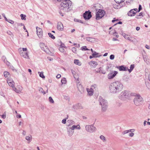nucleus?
<instances>
[{"label": "nucleus", "mask_w": 150, "mask_h": 150, "mask_svg": "<svg viewBox=\"0 0 150 150\" xmlns=\"http://www.w3.org/2000/svg\"><path fill=\"white\" fill-rule=\"evenodd\" d=\"M39 91L41 93H43L44 95L46 94V93L43 90V88L41 87H39Z\"/></svg>", "instance_id": "obj_36"}, {"label": "nucleus", "mask_w": 150, "mask_h": 150, "mask_svg": "<svg viewBox=\"0 0 150 150\" xmlns=\"http://www.w3.org/2000/svg\"><path fill=\"white\" fill-rule=\"evenodd\" d=\"M117 73L118 72L117 71H112L108 74V78L109 79H112L116 76Z\"/></svg>", "instance_id": "obj_12"}, {"label": "nucleus", "mask_w": 150, "mask_h": 150, "mask_svg": "<svg viewBox=\"0 0 150 150\" xmlns=\"http://www.w3.org/2000/svg\"><path fill=\"white\" fill-rule=\"evenodd\" d=\"M129 95L127 91H124L120 93L119 96V98L122 100H124L128 98Z\"/></svg>", "instance_id": "obj_7"}, {"label": "nucleus", "mask_w": 150, "mask_h": 150, "mask_svg": "<svg viewBox=\"0 0 150 150\" xmlns=\"http://www.w3.org/2000/svg\"><path fill=\"white\" fill-rule=\"evenodd\" d=\"M61 83L62 84H65L66 83V79L65 78H63L61 81Z\"/></svg>", "instance_id": "obj_43"}, {"label": "nucleus", "mask_w": 150, "mask_h": 150, "mask_svg": "<svg viewBox=\"0 0 150 150\" xmlns=\"http://www.w3.org/2000/svg\"><path fill=\"white\" fill-rule=\"evenodd\" d=\"M48 35H49V36L51 37L52 39H55V37L51 33H48Z\"/></svg>", "instance_id": "obj_42"}, {"label": "nucleus", "mask_w": 150, "mask_h": 150, "mask_svg": "<svg viewBox=\"0 0 150 150\" xmlns=\"http://www.w3.org/2000/svg\"><path fill=\"white\" fill-rule=\"evenodd\" d=\"M129 136L130 137H132L134 135V134L133 132H131L129 134Z\"/></svg>", "instance_id": "obj_53"}, {"label": "nucleus", "mask_w": 150, "mask_h": 150, "mask_svg": "<svg viewBox=\"0 0 150 150\" xmlns=\"http://www.w3.org/2000/svg\"><path fill=\"white\" fill-rule=\"evenodd\" d=\"M71 4V2L70 0H64L63 2L60 4V8L64 12L68 11V9Z\"/></svg>", "instance_id": "obj_2"}, {"label": "nucleus", "mask_w": 150, "mask_h": 150, "mask_svg": "<svg viewBox=\"0 0 150 150\" xmlns=\"http://www.w3.org/2000/svg\"><path fill=\"white\" fill-rule=\"evenodd\" d=\"M57 28L58 30L62 31L63 30L64 26L62 23L59 22L57 23Z\"/></svg>", "instance_id": "obj_16"}, {"label": "nucleus", "mask_w": 150, "mask_h": 150, "mask_svg": "<svg viewBox=\"0 0 150 150\" xmlns=\"http://www.w3.org/2000/svg\"><path fill=\"white\" fill-rule=\"evenodd\" d=\"M143 98L140 96H137L136 97L134 100L135 104L137 106L140 105L143 103Z\"/></svg>", "instance_id": "obj_5"}, {"label": "nucleus", "mask_w": 150, "mask_h": 150, "mask_svg": "<svg viewBox=\"0 0 150 150\" xmlns=\"http://www.w3.org/2000/svg\"><path fill=\"white\" fill-rule=\"evenodd\" d=\"M143 16L144 15H143V13L142 12H140L139 13V15H137L136 16V18L137 19H140L141 18V17L140 16Z\"/></svg>", "instance_id": "obj_34"}, {"label": "nucleus", "mask_w": 150, "mask_h": 150, "mask_svg": "<svg viewBox=\"0 0 150 150\" xmlns=\"http://www.w3.org/2000/svg\"><path fill=\"white\" fill-rule=\"evenodd\" d=\"M49 100L50 102L51 103H54V101L51 97L50 96L49 98Z\"/></svg>", "instance_id": "obj_41"}, {"label": "nucleus", "mask_w": 150, "mask_h": 150, "mask_svg": "<svg viewBox=\"0 0 150 150\" xmlns=\"http://www.w3.org/2000/svg\"><path fill=\"white\" fill-rule=\"evenodd\" d=\"M98 100L100 105L101 106L102 111L103 112H105L108 107V104L107 101L103 99L101 97H99Z\"/></svg>", "instance_id": "obj_3"}, {"label": "nucleus", "mask_w": 150, "mask_h": 150, "mask_svg": "<svg viewBox=\"0 0 150 150\" xmlns=\"http://www.w3.org/2000/svg\"><path fill=\"white\" fill-rule=\"evenodd\" d=\"M1 117L4 119H5L6 117V112H4L2 115H1Z\"/></svg>", "instance_id": "obj_47"}, {"label": "nucleus", "mask_w": 150, "mask_h": 150, "mask_svg": "<svg viewBox=\"0 0 150 150\" xmlns=\"http://www.w3.org/2000/svg\"><path fill=\"white\" fill-rule=\"evenodd\" d=\"M20 16L21 17V19L22 20H26V16L23 14H21L20 15Z\"/></svg>", "instance_id": "obj_39"}, {"label": "nucleus", "mask_w": 150, "mask_h": 150, "mask_svg": "<svg viewBox=\"0 0 150 150\" xmlns=\"http://www.w3.org/2000/svg\"><path fill=\"white\" fill-rule=\"evenodd\" d=\"M142 9V7L141 5H139L138 9V12H139Z\"/></svg>", "instance_id": "obj_59"}, {"label": "nucleus", "mask_w": 150, "mask_h": 150, "mask_svg": "<svg viewBox=\"0 0 150 150\" xmlns=\"http://www.w3.org/2000/svg\"><path fill=\"white\" fill-rule=\"evenodd\" d=\"M63 47H60L59 48V50L62 52H64V49Z\"/></svg>", "instance_id": "obj_45"}, {"label": "nucleus", "mask_w": 150, "mask_h": 150, "mask_svg": "<svg viewBox=\"0 0 150 150\" xmlns=\"http://www.w3.org/2000/svg\"><path fill=\"white\" fill-rule=\"evenodd\" d=\"M14 82V81L12 79H10V78L8 79L7 80V83L10 82Z\"/></svg>", "instance_id": "obj_50"}, {"label": "nucleus", "mask_w": 150, "mask_h": 150, "mask_svg": "<svg viewBox=\"0 0 150 150\" xmlns=\"http://www.w3.org/2000/svg\"><path fill=\"white\" fill-rule=\"evenodd\" d=\"M123 85L120 81H116L111 83L109 87L110 92L113 94L119 93L123 89Z\"/></svg>", "instance_id": "obj_1"}, {"label": "nucleus", "mask_w": 150, "mask_h": 150, "mask_svg": "<svg viewBox=\"0 0 150 150\" xmlns=\"http://www.w3.org/2000/svg\"><path fill=\"white\" fill-rule=\"evenodd\" d=\"M98 54L99 53L94 51L92 55L93 56V57H99L100 56V55L98 56Z\"/></svg>", "instance_id": "obj_30"}, {"label": "nucleus", "mask_w": 150, "mask_h": 150, "mask_svg": "<svg viewBox=\"0 0 150 150\" xmlns=\"http://www.w3.org/2000/svg\"><path fill=\"white\" fill-rule=\"evenodd\" d=\"M19 54L20 55L23 57L27 59H29L28 52L27 48H21L18 49Z\"/></svg>", "instance_id": "obj_4"}, {"label": "nucleus", "mask_w": 150, "mask_h": 150, "mask_svg": "<svg viewBox=\"0 0 150 150\" xmlns=\"http://www.w3.org/2000/svg\"><path fill=\"white\" fill-rule=\"evenodd\" d=\"M67 133L69 137L71 136L74 134V131L71 129V127H68L67 128Z\"/></svg>", "instance_id": "obj_13"}, {"label": "nucleus", "mask_w": 150, "mask_h": 150, "mask_svg": "<svg viewBox=\"0 0 150 150\" xmlns=\"http://www.w3.org/2000/svg\"><path fill=\"white\" fill-rule=\"evenodd\" d=\"M76 108L79 109H82L83 108V107L80 104H76L75 106Z\"/></svg>", "instance_id": "obj_29"}, {"label": "nucleus", "mask_w": 150, "mask_h": 150, "mask_svg": "<svg viewBox=\"0 0 150 150\" xmlns=\"http://www.w3.org/2000/svg\"><path fill=\"white\" fill-rule=\"evenodd\" d=\"M9 86L15 89V86L14 85L15 84L14 82H10L7 83Z\"/></svg>", "instance_id": "obj_26"}, {"label": "nucleus", "mask_w": 150, "mask_h": 150, "mask_svg": "<svg viewBox=\"0 0 150 150\" xmlns=\"http://www.w3.org/2000/svg\"><path fill=\"white\" fill-rule=\"evenodd\" d=\"M117 33H115L113 34L114 35V36H115L117 38H118L119 37V36L118 35H116V34Z\"/></svg>", "instance_id": "obj_63"}, {"label": "nucleus", "mask_w": 150, "mask_h": 150, "mask_svg": "<svg viewBox=\"0 0 150 150\" xmlns=\"http://www.w3.org/2000/svg\"><path fill=\"white\" fill-rule=\"evenodd\" d=\"M81 49L82 51H86L89 50L86 47V46H84L82 47L81 48Z\"/></svg>", "instance_id": "obj_40"}, {"label": "nucleus", "mask_w": 150, "mask_h": 150, "mask_svg": "<svg viewBox=\"0 0 150 150\" xmlns=\"http://www.w3.org/2000/svg\"><path fill=\"white\" fill-rule=\"evenodd\" d=\"M7 33L9 35L11 36H12L13 35L12 33L9 30L8 31H7Z\"/></svg>", "instance_id": "obj_52"}, {"label": "nucleus", "mask_w": 150, "mask_h": 150, "mask_svg": "<svg viewBox=\"0 0 150 150\" xmlns=\"http://www.w3.org/2000/svg\"><path fill=\"white\" fill-rule=\"evenodd\" d=\"M129 130H125V131H123L122 132V134L123 135H124L125 134H126L127 133H128V132H129Z\"/></svg>", "instance_id": "obj_48"}, {"label": "nucleus", "mask_w": 150, "mask_h": 150, "mask_svg": "<svg viewBox=\"0 0 150 150\" xmlns=\"http://www.w3.org/2000/svg\"><path fill=\"white\" fill-rule=\"evenodd\" d=\"M4 76L6 78H7V77H8V76H9L10 74L8 72L4 71Z\"/></svg>", "instance_id": "obj_35"}, {"label": "nucleus", "mask_w": 150, "mask_h": 150, "mask_svg": "<svg viewBox=\"0 0 150 150\" xmlns=\"http://www.w3.org/2000/svg\"><path fill=\"white\" fill-rule=\"evenodd\" d=\"M89 64L91 66H92L93 67L95 68L98 65V63L97 62L94 61H90Z\"/></svg>", "instance_id": "obj_17"}, {"label": "nucleus", "mask_w": 150, "mask_h": 150, "mask_svg": "<svg viewBox=\"0 0 150 150\" xmlns=\"http://www.w3.org/2000/svg\"><path fill=\"white\" fill-rule=\"evenodd\" d=\"M125 0H115L117 3L123 4Z\"/></svg>", "instance_id": "obj_38"}, {"label": "nucleus", "mask_w": 150, "mask_h": 150, "mask_svg": "<svg viewBox=\"0 0 150 150\" xmlns=\"http://www.w3.org/2000/svg\"><path fill=\"white\" fill-rule=\"evenodd\" d=\"M40 45L41 49L47 53L50 54L51 53L48 47L44 43H41Z\"/></svg>", "instance_id": "obj_9"}, {"label": "nucleus", "mask_w": 150, "mask_h": 150, "mask_svg": "<svg viewBox=\"0 0 150 150\" xmlns=\"http://www.w3.org/2000/svg\"><path fill=\"white\" fill-rule=\"evenodd\" d=\"M72 51L74 53H77V50L76 48L75 47H73L72 48Z\"/></svg>", "instance_id": "obj_44"}, {"label": "nucleus", "mask_w": 150, "mask_h": 150, "mask_svg": "<svg viewBox=\"0 0 150 150\" xmlns=\"http://www.w3.org/2000/svg\"><path fill=\"white\" fill-rule=\"evenodd\" d=\"M122 33H120L124 37V38L125 37L127 36V35L125 33H123L122 32Z\"/></svg>", "instance_id": "obj_54"}, {"label": "nucleus", "mask_w": 150, "mask_h": 150, "mask_svg": "<svg viewBox=\"0 0 150 150\" xmlns=\"http://www.w3.org/2000/svg\"><path fill=\"white\" fill-rule=\"evenodd\" d=\"M9 21H8V22H9V23L12 24H13L14 23V21L12 20H8Z\"/></svg>", "instance_id": "obj_57"}, {"label": "nucleus", "mask_w": 150, "mask_h": 150, "mask_svg": "<svg viewBox=\"0 0 150 150\" xmlns=\"http://www.w3.org/2000/svg\"><path fill=\"white\" fill-rule=\"evenodd\" d=\"M36 28L38 35L39 37H41L42 36V29L38 27H37Z\"/></svg>", "instance_id": "obj_14"}, {"label": "nucleus", "mask_w": 150, "mask_h": 150, "mask_svg": "<svg viewBox=\"0 0 150 150\" xmlns=\"http://www.w3.org/2000/svg\"><path fill=\"white\" fill-rule=\"evenodd\" d=\"M115 58V56L113 54H111L110 55V58L111 60H113Z\"/></svg>", "instance_id": "obj_51"}, {"label": "nucleus", "mask_w": 150, "mask_h": 150, "mask_svg": "<svg viewBox=\"0 0 150 150\" xmlns=\"http://www.w3.org/2000/svg\"><path fill=\"white\" fill-rule=\"evenodd\" d=\"M145 47L147 49H150L149 46L147 45H145Z\"/></svg>", "instance_id": "obj_61"}, {"label": "nucleus", "mask_w": 150, "mask_h": 150, "mask_svg": "<svg viewBox=\"0 0 150 150\" xmlns=\"http://www.w3.org/2000/svg\"><path fill=\"white\" fill-rule=\"evenodd\" d=\"M85 128L86 131L90 133L94 132L96 130V127L92 125H87Z\"/></svg>", "instance_id": "obj_8"}, {"label": "nucleus", "mask_w": 150, "mask_h": 150, "mask_svg": "<svg viewBox=\"0 0 150 150\" xmlns=\"http://www.w3.org/2000/svg\"><path fill=\"white\" fill-rule=\"evenodd\" d=\"M17 88L18 89V90L20 91L21 92L22 90L23 89L22 87L20 86H18Z\"/></svg>", "instance_id": "obj_49"}, {"label": "nucleus", "mask_w": 150, "mask_h": 150, "mask_svg": "<svg viewBox=\"0 0 150 150\" xmlns=\"http://www.w3.org/2000/svg\"><path fill=\"white\" fill-rule=\"evenodd\" d=\"M100 139L103 141V142H105L106 141V139L104 136L101 135L100 137Z\"/></svg>", "instance_id": "obj_31"}, {"label": "nucleus", "mask_w": 150, "mask_h": 150, "mask_svg": "<svg viewBox=\"0 0 150 150\" xmlns=\"http://www.w3.org/2000/svg\"><path fill=\"white\" fill-rule=\"evenodd\" d=\"M77 86L79 91L80 92L81 91H83L84 89L82 86L79 83H77Z\"/></svg>", "instance_id": "obj_25"}, {"label": "nucleus", "mask_w": 150, "mask_h": 150, "mask_svg": "<svg viewBox=\"0 0 150 150\" xmlns=\"http://www.w3.org/2000/svg\"><path fill=\"white\" fill-rule=\"evenodd\" d=\"M91 16V12L89 11H86L83 14V18L86 20L89 19Z\"/></svg>", "instance_id": "obj_10"}, {"label": "nucleus", "mask_w": 150, "mask_h": 150, "mask_svg": "<svg viewBox=\"0 0 150 150\" xmlns=\"http://www.w3.org/2000/svg\"><path fill=\"white\" fill-rule=\"evenodd\" d=\"M71 127V129L74 130L75 129H81V127L79 125H73Z\"/></svg>", "instance_id": "obj_20"}, {"label": "nucleus", "mask_w": 150, "mask_h": 150, "mask_svg": "<svg viewBox=\"0 0 150 150\" xmlns=\"http://www.w3.org/2000/svg\"><path fill=\"white\" fill-rule=\"evenodd\" d=\"M74 45H76V47H80V44H78V45H77L76 44H74Z\"/></svg>", "instance_id": "obj_64"}, {"label": "nucleus", "mask_w": 150, "mask_h": 150, "mask_svg": "<svg viewBox=\"0 0 150 150\" xmlns=\"http://www.w3.org/2000/svg\"><path fill=\"white\" fill-rule=\"evenodd\" d=\"M98 73H102L103 74H105V70H103L101 67L99 68L98 69V71H97Z\"/></svg>", "instance_id": "obj_28"}, {"label": "nucleus", "mask_w": 150, "mask_h": 150, "mask_svg": "<svg viewBox=\"0 0 150 150\" xmlns=\"http://www.w3.org/2000/svg\"><path fill=\"white\" fill-rule=\"evenodd\" d=\"M105 11L102 9H99L96 13V19L99 20L101 18L105 15Z\"/></svg>", "instance_id": "obj_6"}, {"label": "nucleus", "mask_w": 150, "mask_h": 150, "mask_svg": "<svg viewBox=\"0 0 150 150\" xmlns=\"http://www.w3.org/2000/svg\"><path fill=\"white\" fill-rule=\"evenodd\" d=\"M124 4V3H117L113 5V7L115 9H118L122 7Z\"/></svg>", "instance_id": "obj_15"}, {"label": "nucleus", "mask_w": 150, "mask_h": 150, "mask_svg": "<svg viewBox=\"0 0 150 150\" xmlns=\"http://www.w3.org/2000/svg\"><path fill=\"white\" fill-rule=\"evenodd\" d=\"M71 73H72V74H73V75L74 76V75H75V71L74 70H73L72 69H71Z\"/></svg>", "instance_id": "obj_56"}, {"label": "nucleus", "mask_w": 150, "mask_h": 150, "mask_svg": "<svg viewBox=\"0 0 150 150\" xmlns=\"http://www.w3.org/2000/svg\"><path fill=\"white\" fill-rule=\"evenodd\" d=\"M75 122L74 121L72 120H68L67 121V125L68 126H69L74 124Z\"/></svg>", "instance_id": "obj_21"}, {"label": "nucleus", "mask_w": 150, "mask_h": 150, "mask_svg": "<svg viewBox=\"0 0 150 150\" xmlns=\"http://www.w3.org/2000/svg\"><path fill=\"white\" fill-rule=\"evenodd\" d=\"M86 90L88 95L91 96L93 95L94 91H93V90H91V88H87Z\"/></svg>", "instance_id": "obj_22"}, {"label": "nucleus", "mask_w": 150, "mask_h": 150, "mask_svg": "<svg viewBox=\"0 0 150 150\" xmlns=\"http://www.w3.org/2000/svg\"><path fill=\"white\" fill-rule=\"evenodd\" d=\"M61 77V75L60 74H58L56 78L57 79H59Z\"/></svg>", "instance_id": "obj_62"}, {"label": "nucleus", "mask_w": 150, "mask_h": 150, "mask_svg": "<svg viewBox=\"0 0 150 150\" xmlns=\"http://www.w3.org/2000/svg\"><path fill=\"white\" fill-rule=\"evenodd\" d=\"M135 13V12L134 11V10L132 9L127 14L129 16H134Z\"/></svg>", "instance_id": "obj_23"}, {"label": "nucleus", "mask_w": 150, "mask_h": 150, "mask_svg": "<svg viewBox=\"0 0 150 150\" xmlns=\"http://www.w3.org/2000/svg\"><path fill=\"white\" fill-rule=\"evenodd\" d=\"M74 62L76 64L80 66L81 65V63L78 59H75L74 60Z\"/></svg>", "instance_id": "obj_32"}, {"label": "nucleus", "mask_w": 150, "mask_h": 150, "mask_svg": "<svg viewBox=\"0 0 150 150\" xmlns=\"http://www.w3.org/2000/svg\"><path fill=\"white\" fill-rule=\"evenodd\" d=\"M125 38L134 44L137 43L138 42V41L136 38L132 37H130L129 36L127 35Z\"/></svg>", "instance_id": "obj_11"}, {"label": "nucleus", "mask_w": 150, "mask_h": 150, "mask_svg": "<svg viewBox=\"0 0 150 150\" xmlns=\"http://www.w3.org/2000/svg\"><path fill=\"white\" fill-rule=\"evenodd\" d=\"M38 73L39 74V76L40 77L42 78H45V76L44 75L43 72H38Z\"/></svg>", "instance_id": "obj_37"}, {"label": "nucleus", "mask_w": 150, "mask_h": 150, "mask_svg": "<svg viewBox=\"0 0 150 150\" xmlns=\"http://www.w3.org/2000/svg\"><path fill=\"white\" fill-rule=\"evenodd\" d=\"M2 16L4 17L5 20L7 21H8V19H7L6 18V17L5 14L4 13L2 14Z\"/></svg>", "instance_id": "obj_55"}, {"label": "nucleus", "mask_w": 150, "mask_h": 150, "mask_svg": "<svg viewBox=\"0 0 150 150\" xmlns=\"http://www.w3.org/2000/svg\"><path fill=\"white\" fill-rule=\"evenodd\" d=\"M23 135L24 136H25L26 134V132L24 130H23V132H22Z\"/></svg>", "instance_id": "obj_60"}, {"label": "nucleus", "mask_w": 150, "mask_h": 150, "mask_svg": "<svg viewBox=\"0 0 150 150\" xmlns=\"http://www.w3.org/2000/svg\"><path fill=\"white\" fill-rule=\"evenodd\" d=\"M91 90H93L94 91H97L98 90V86L95 84H94L91 86Z\"/></svg>", "instance_id": "obj_18"}, {"label": "nucleus", "mask_w": 150, "mask_h": 150, "mask_svg": "<svg viewBox=\"0 0 150 150\" xmlns=\"http://www.w3.org/2000/svg\"><path fill=\"white\" fill-rule=\"evenodd\" d=\"M66 119H65L63 120L62 121V123L64 124H65L66 123Z\"/></svg>", "instance_id": "obj_58"}, {"label": "nucleus", "mask_w": 150, "mask_h": 150, "mask_svg": "<svg viewBox=\"0 0 150 150\" xmlns=\"http://www.w3.org/2000/svg\"><path fill=\"white\" fill-rule=\"evenodd\" d=\"M25 139L28 141L29 142V143L30 142L32 139V136L30 135L28 136H27L25 137Z\"/></svg>", "instance_id": "obj_27"}, {"label": "nucleus", "mask_w": 150, "mask_h": 150, "mask_svg": "<svg viewBox=\"0 0 150 150\" xmlns=\"http://www.w3.org/2000/svg\"><path fill=\"white\" fill-rule=\"evenodd\" d=\"M86 40L88 41L92 42H94L96 41L95 38H86Z\"/></svg>", "instance_id": "obj_24"}, {"label": "nucleus", "mask_w": 150, "mask_h": 150, "mask_svg": "<svg viewBox=\"0 0 150 150\" xmlns=\"http://www.w3.org/2000/svg\"><path fill=\"white\" fill-rule=\"evenodd\" d=\"M120 71H127V67H125L124 66H121L119 67H117Z\"/></svg>", "instance_id": "obj_19"}, {"label": "nucleus", "mask_w": 150, "mask_h": 150, "mask_svg": "<svg viewBox=\"0 0 150 150\" xmlns=\"http://www.w3.org/2000/svg\"><path fill=\"white\" fill-rule=\"evenodd\" d=\"M134 64H132L130 65V69H129L127 68V70H128L129 72L130 73L134 69Z\"/></svg>", "instance_id": "obj_33"}, {"label": "nucleus", "mask_w": 150, "mask_h": 150, "mask_svg": "<svg viewBox=\"0 0 150 150\" xmlns=\"http://www.w3.org/2000/svg\"><path fill=\"white\" fill-rule=\"evenodd\" d=\"M13 90L16 93H20L21 92V91L18 90V89H17L15 87V89L13 88Z\"/></svg>", "instance_id": "obj_46"}]
</instances>
